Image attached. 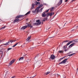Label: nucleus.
<instances>
[{
  "label": "nucleus",
  "instance_id": "nucleus-18",
  "mask_svg": "<svg viewBox=\"0 0 78 78\" xmlns=\"http://www.w3.org/2000/svg\"><path fill=\"white\" fill-rule=\"evenodd\" d=\"M50 73V72H48L47 73H45L44 74V75H48V74H49Z\"/></svg>",
  "mask_w": 78,
  "mask_h": 78
},
{
  "label": "nucleus",
  "instance_id": "nucleus-41",
  "mask_svg": "<svg viewBox=\"0 0 78 78\" xmlns=\"http://www.w3.org/2000/svg\"><path fill=\"white\" fill-rule=\"evenodd\" d=\"M46 15V16H47V17H48V16H49V15H48V14H47Z\"/></svg>",
  "mask_w": 78,
  "mask_h": 78
},
{
  "label": "nucleus",
  "instance_id": "nucleus-55",
  "mask_svg": "<svg viewBox=\"0 0 78 78\" xmlns=\"http://www.w3.org/2000/svg\"><path fill=\"white\" fill-rule=\"evenodd\" d=\"M37 2H40V0H37Z\"/></svg>",
  "mask_w": 78,
  "mask_h": 78
},
{
  "label": "nucleus",
  "instance_id": "nucleus-52",
  "mask_svg": "<svg viewBox=\"0 0 78 78\" xmlns=\"http://www.w3.org/2000/svg\"><path fill=\"white\" fill-rule=\"evenodd\" d=\"M52 15H54V12L52 13Z\"/></svg>",
  "mask_w": 78,
  "mask_h": 78
},
{
  "label": "nucleus",
  "instance_id": "nucleus-35",
  "mask_svg": "<svg viewBox=\"0 0 78 78\" xmlns=\"http://www.w3.org/2000/svg\"><path fill=\"white\" fill-rule=\"evenodd\" d=\"M70 53H72V52H69L68 53H67V55H68L69 54H70Z\"/></svg>",
  "mask_w": 78,
  "mask_h": 78
},
{
  "label": "nucleus",
  "instance_id": "nucleus-24",
  "mask_svg": "<svg viewBox=\"0 0 78 78\" xmlns=\"http://www.w3.org/2000/svg\"><path fill=\"white\" fill-rule=\"evenodd\" d=\"M36 22H38V23H39V22H40L41 23V22L40 21V20H36Z\"/></svg>",
  "mask_w": 78,
  "mask_h": 78
},
{
  "label": "nucleus",
  "instance_id": "nucleus-13",
  "mask_svg": "<svg viewBox=\"0 0 78 78\" xmlns=\"http://www.w3.org/2000/svg\"><path fill=\"white\" fill-rule=\"evenodd\" d=\"M14 60H12L10 62L9 64V65H11V64L13 63H14Z\"/></svg>",
  "mask_w": 78,
  "mask_h": 78
},
{
  "label": "nucleus",
  "instance_id": "nucleus-61",
  "mask_svg": "<svg viewBox=\"0 0 78 78\" xmlns=\"http://www.w3.org/2000/svg\"><path fill=\"white\" fill-rule=\"evenodd\" d=\"M22 46H23V45H21V47H22Z\"/></svg>",
  "mask_w": 78,
  "mask_h": 78
},
{
  "label": "nucleus",
  "instance_id": "nucleus-63",
  "mask_svg": "<svg viewBox=\"0 0 78 78\" xmlns=\"http://www.w3.org/2000/svg\"><path fill=\"white\" fill-rule=\"evenodd\" d=\"M50 28H48V29H50Z\"/></svg>",
  "mask_w": 78,
  "mask_h": 78
},
{
  "label": "nucleus",
  "instance_id": "nucleus-26",
  "mask_svg": "<svg viewBox=\"0 0 78 78\" xmlns=\"http://www.w3.org/2000/svg\"><path fill=\"white\" fill-rule=\"evenodd\" d=\"M31 38V36L29 37H28L27 39V41H29Z\"/></svg>",
  "mask_w": 78,
  "mask_h": 78
},
{
  "label": "nucleus",
  "instance_id": "nucleus-15",
  "mask_svg": "<svg viewBox=\"0 0 78 78\" xmlns=\"http://www.w3.org/2000/svg\"><path fill=\"white\" fill-rule=\"evenodd\" d=\"M70 42V41H69V40H65L64 41L62 42V44H63V43H64L65 42Z\"/></svg>",
  "mask_w": 78,
  "mask_h": 78
},
{
  "label": "nucleus",
  "instance_id": "nucleus-29",
  "mask_svg": "<svg viewBox=\"0 0 78 78\" xmlns=\"http://www.w3.org/2000/svg\"><path fill=\"white\" fill-rule=\"evenodd\" d=\"M55 75L58 78V75H59V74H55Z\"/></svg>",
  "mask_w": 78,
  "mask_h": 78
},
{
  "label": "nucleus",
  "instance_id": "nucleus-20",
  "mask_svg": "<svg viewBox=\"0 0 78 78\" xmlns=\"http://www.w3.org/2000/svg\"><path fill=\"white\" fill-rule=\"evenodd\" d=\"M30 12H31V11H29L25 14L26 16H27L28 14H30Z\"/></svg>",
  "mask_w": 78,
  "mask_h": 78
},
{
  "label": "nucleus",
  "instance_id": "nucleus-48",
  "mask_svg": "<svg viewBox=\"0 0 78 78\" xmlns=\"http://www.w3.org/2000/svg\"><path fill=\"white\" fill-rule=\"evenodd\" d=\"M57 14V13H56V14H55V15L54 16L53 18H54V17H55V16H56V15Z\"/></svg>",
  "mask_w": 78,
  "mask_h": 78
},
{
  "label": "nucleus",
  "instance_id": "nucleus-47",
  "mask_svg": "<svg viewBox=\"0 0 78 78\" xmlns=\"http://www.w3.org/2000/svg\"><path fill=\"white\" fill-rule=\"evenodd\" d=\"M75 29H73V30H72L71 31H75Z\"/></svg>",
  "mask_w": 78,
  "mask_h": 78
},
{
  "label": "nucleus",
  "instance_id": "nucleus-17",
  "mask_svg": "<svg viewBox=\"0 0 78 78\" xmlns=\"http://www.w3.org/2000/svg\"><path fill=\"white\" fill-rule=\"evenodd\" d=\"M19 20V19L17 18V19H16L14 20V22L15 23H16V22H18Z\"/></svg>",
  "mask_w": 78,
  "mask_h": 78
},
{
  "label": "nucleus",
  "instance_id": "nucleus-50",
  "mask_svg": "<svg viewBox=\"0 0 78 78\" xmlns=\"http://www.w3.org/2000/svg\"><path fill=\"white\" fill-rule=\"evenodd\" d=\"M36 75H35L34 76H32V78H34V77L35 76H36Z\"/></svg>",
  "mask_w": 78,
  "mask_h": 78
},
{
  "label": "nucleus",
  "instance_id": "nucleus-46",
  "mask_svg": "<svg viewBox=\"0 0 78 78\" xmlns=\"http://www.w3.org/2000/svg\"><path fill=\"white\" fill-rule=\"evenodd\" d=\"M15 78V76H12L11 78Z\"/></svg>",
  "mask_w": 78,
  "mask_h": 78
},
{
  "label": "nucleus",
  "instance_id": "nucleus-56",
  "mask_svg": "<svg viewBox=\"0 0 78 78\" xmlns=\"http://www.w3.org/2000/svg\"><path fill=\"white\" fill-rule=\"evenodd\" d=\"M43 8H41V9H42V10L43 9Z\"/></svg>",
  "mask_w": 78,
  "mask_h": 78
},
{
  "label": "nucleus",
  "instance_id": "nucleus-30",
  "mask_svg": "<svg viewBox=\"0 0 78 78\" xmlns=\"http://www.w3.org/2000/svg\"><path fill=\"white\" fill-rule=\"evenodd\" d=\"M45 20H47V19H48L47 18V17H45L44 18V19Z\"/></svg>",
  "mask_w": 78,
  "mask_h": 78
},
{
  "label": "nucleus",
  "instance_id": "nucleus-62",
  "mask_svg": "<svg viewBox=\"0 0 78 78\" xmlns=\"http://www.w3.org/2000/svg\"><path fill=\"white\" fill-rule=\"evenodd\" d=\"M66 24H65V25H64V26H65V25Z\"/></svg>",
  "mask_w": 78,
  "mask_h": 78
},
{
  "label": "nucleus",
  "instance_id": "nucleus-19",
  "mask_svg": "<svg viewBox=\"0 0 78 78\" xmlns=\"http://www.w3.org/2000/svg\"><path fill=\"white\" fill-rule=\"evenodd\" d=\"M78 39H75V40H74L73 41H73V42H76V43H77V42H78V41L76 40H78Z\"/></svg>",
  "mask_w": 78,
  "mask_h": 78
},
{
  "label": "nucleus",
  "instance_id": "nucleus-49",
  "mask_svg": "<svg viewBox=\"0 0 78 78\" xmlns=\"http://www.w3.org/2000/svg\"><path fill=\"white\" fill-rule=\"evenodd\" d=\"M43 4L44 5H47V4H46L45 3H44Z\"/></svg>",
  "mask_w": 78,
  "mask_h": 78
},
{
  "label": "nucleus",
  "instance_id": "nucleus-36",
  "mask_svg": "<svg viewBox=\"0 0 78 78\" xmlns=\"http://www.w3.org/2000/svg\"><path fill=\"white\" fill-rule=\"evenodd\" d=\"M67 56H72V54H70V55H67Z\"/></svg>",
  "mask_w": 78,
  "mask_h": 78
},
{
  "label": "nucleus",
  "instance_id": "nucleus-43",
  "mask_svg": "<svg viewBox=\"0 0 78 78\" xmlns=\"http://www.w3.org/2000/svg\"><path fill=\"white\" fill-rule=\"evenodd\" d=\"M25 43H24V44H23V47H25Z\"/></svg>",
  "mask_w": 78,
  "mask_h": 78
},
{
  "label": "nucleus",
  "instance_id": "nucleus-37",
  "mask_svg": "<svg viewBox=\"0 0 78 78\" xmlns=\"http://www.w3.org/2000/svg\"><path fill=\"white\" fill-rule=\"evenodd\" d=\"M38 56H39V54H38V55H37L36 57H35V58H36V57H38Z\"/></svg>",
  "mask_w": 78,
  "mask_h": 78
},
{
  "label": "nucleus",
  "instance_id": "nucleus-59",
  "mask_svg": "<svg viewBox=\"0 0 78 78\" xmlns=\"http://www.w3.org/2000/svg\"><path fill=\"white\" fill-rule=\"evenodd\" d=\"M37 12H39V10H37Z\"/></svg>",
  "mask_w": 78,
  "mask_h": 78
},
{
  "label": "nucleus",
  "instance_id": "nucleus-3",
  "mask_svg": "<svg viewBox=\"0 0 78 78\" xmlns=\"http://www.w3.org/2000/svg\"><path fill=\"white\" fill-rule=\"evenodd\" d=\"M70 58V57H69ZM69 58H66L65 59V60H63L62 62H60L58 64L59 65V64H65L66 62V61H67V59H69Z\"/></svg>",
  "mask_w": 78,
  "mask_h": 78
},
{
  "label": "nucleus",
  "instance_id": "nucleus-8",
  "mask_svg": "<svg viewBox=\"0 0 78 78\" xmlns=\"http://www.w3.org/2000/svg\"><path fill=\"white\" fill-rule=\"evenodd\" d=\"M23 16H25V15H19L17 16L16 17V18H20V17H23Z\"/></svg>",
  "mask_w": 78,
  "mask_h": 78
},
{
  "label": "nucleus",
  "instance_id": "nucleus-38",
  "mask_svg": "<svg viewBox=\"0 0 78 78\" xmlns=\"http://www.w3.org/2000/svg\"><path fill=\"white\" fill-rule=\"evenodd\" d=\"M68 57V56H66L65 57H63V58H63V59H64V58H66V57Z\"/></svg>",
  "mask_w": 78,
  "mask_h": 78
},
{
  "label": "nucleus",
  "instance_id": "nucleus-7",
  "mask_svg": "<svg viewBox=\"0 0 78 78\" xmlns=\"http://www.w3.org/2000/svg\"><path fill=\"white\" fill-rule=\"evenodd\" d=\"M42 16L43 17H46V14H45V12H44L42 13Z\"/></svg>",
  "mask_w": 78,
  "mask_h": 78
},
{
  "label": "nucleus",
  "instance_id": "nucleus-11",
  "mask_svg": "<svg viewBox=\"0 0 78 78\" xmlns=\"http://www.w3.org/2000/svg\"><path fill=\"white\" fill-rule=\"evenodd\" d=\"M75 45V43H73L71 44L69 46V48H71L72 47H73V45Z\"/></svg>",
  "mask_w": 78,
  "mask_h": 78
},
{
  "label": "nucleus",
  "instance_id": "nucleus-12",
  "mask_svg": "<svg viewBox=\"0 0 78 78\" xmlns=\"http://www.w3.org/2000/svg\"><path fill=\"white\" fill-rule=\"evenodd\" d=\"M9 42H7L6 43L4 44V45H6V46L9 45Z\"/></svg>",
  "mask_w": 78,
  "mask_h": 78
},
{
  "label": "nucleus",
  "instance_id": "nucleus-54",
  "mask_svg": "<svg viewBox=\"0 0 78 78\" xmlns=\"http://www.w3.org/2000/svg\"><path fill=\"white\" fill-rule=\"evenodd\" d=\"M75 0H72V2H73L74 1H75Z\"/></svg>",
  "mask_w": 78,
  "mask_h": 78
},
{
  "label": "nucleus",
  "instance_id": "nucleus-6",
  "mask_svg": "<svg viewBox=\"0 0 78 78\" xmlns=\"http://www.w3.org/2000/svg\"><path fill=\"white\" fill-rule=\"evenodd\" d=\"M55 58V56L53 55H51L49 59H54Z\"/></svg>",
  "mask_w": 78,
  "mask_h": 78
},
{
  "label": "nucleus",
  "instance_id": "nucleus-5",
  "mask_svg": "<svg viewBox=\"0 0 78 78\" xmlns=\"http://www.w3.org/2000/svg\"><path fill=\"white\" fill-rule=\"evenodd\" d=\"M41 24V23L39 22V23H34L33 24V26H35L36 25V26H37L39 25H40Z\"/></svg>",
  "mask_w": 78,
  "mask_h": 78
},
{
  "label": "nucleus",
  "instance_id": "nucleus-9",
  "mask_svg": "<svg viewBox=\"0 0 78 78\" xmlns=\"http://www.w3.org/2000/svg\"><path fill=\"white\" fill-rule=\"evenodd\" d=\"M62 3V0H60V1L58 2V5L59 6L60 5H61V4Z\"/></svg>",
  "mask_w": 78,
  "mask_h": 78
},
{
  "label": "nucleus",
  "instance_id": "nucleus-21",
  "mask_svg": "<svg viewBox=\"0 0 78 78\" xmlns=\"http://www.w3.org/2000/svg\"><path fill=\"white\" fill-rule=\"evenodd\" d=\"M27 27H30L31 25L28 23H27Z\"/></svg>",
  "mask_w": 78,
  "mask_h": 78
},
{
  "label": "nucleus",
  "instance_id": "nucleus-10",
  "mask_svg": "<svg viewBox=\"0 0 78 78\" xmlns=\"http://www.w3.org/2000/svg\"><path fill=\"white\" fill-rule=\"evenodd\" d=\"M27 28V26L26 25L25 26L21 28V29H22V30H25V29H26Z\"/></svg>",
  "mask_w": 78,
  "mask_h": 78
},
{
  "label": "nucleus",
  "instance_id": "nucleus-23",
  "mask_svg": "<svg viewBox=\"0 0 78 78\" xmlns=\"http://www.w3.org/2000/svg\"><path fill=\"white\" fill-rule=\"evenodd\" d=\"M47 14H48V16H52V14L51 12L49 13H47Z\"/></svg>",
  "mask_w": 78,
  "mask_h": 78
},
{
  "label": "nucleus",
  "instance_id": "nucleus-45",
  "mask_svg": "<svg viewBox=\"0 0 78 78\" xmlns=\"http://www.w3.org/2000/svg\"><path fill=\"white\" fill-rule=\"evenodd\" d=\"M68 1V0H65V2H67Z\"/></svg>",
  "mask_w": 78,
  "mask_h": 78
},
{
  "label": "nucleus",
  "instance_id": "nucleus-44",
  "mask_svg": "<svg viewBox=\"0 0 78 78\" xmlns=\"http://www.w3.org/2000/svg\"><path fill=\"white\" fill-rule=\"evenodd\" d=\"M58 52H59V53H61V52H62V51H58Z\"/></svg>",
  "mask_w": 78,
  "mask_h": 78
},
{
  "label": "nucleus",
  "instance_id": "nucleus-1",
  "mask_svg": "<svg viewBox=\"0 0 78 78\" xmlns=\"http://www.w3.org/2000/svg\"><path fill=\"white\" fill-rule=\"evenodd\" d=\"M41 5V3H40V2H38L37 1H35V4L34 3L32 4L31 7V9H33L34 8L35 5H38V6H39V5Z\"/></svg>",
  "mask_w": 78,
  "mask_h": 78
},
{
  "label": "nucleus",
  "instance_id": "nucleus-57",
  "mask_svg": "<svg viewBox=\"0 0 78 78\" xmlns=\"http://www.w3.org/2000/svg\"><path fill=\"white\" fill-rule=\"evenodd\" d=\"M16 40H13V42H16Z\"/></svg>",
  "mask_w": 78,
  "mask_h": 78
},
{
  "label": "nucleus",
  "instance_id": "nucleus-22",
  "mask_svg": "<svg viewBox=\"0 0 78 78\" xmlns=\"http://www.w3.org/2000/svg\"><path fill=\"white\" fill-rule=\"evenodd\" d=\"M19 44V42H18L17 43H16L15 44H14L13 46V47H16L17 45V44Z\"/></svg>",
  "mask_w": 78,
  "mask_h": 78
},
{
  "label": "nucleus",
  "instance_id": "nucleus-40",
  "mask_svg": "<svg viewBox=\"0 0 78 78\" xmlns=\"http://www.w3.org/2000/svg\"><path fill=\"white\" fill-rule=\"evenodd\" d=\"M33 26H31V25H30V28H33Z\"/></svg>",
  "mask_w": 78,
  "mask_h": 78
},
{
  "label": "nucleus",
  "instance_id": "nucleus-14",
  "mask_svg": "<svg viewBox=\"0 0 78 78\" xmlns=\"http://www.w3.org/2000/svg\"><path fill=\"white\" fill-rule=\"evenodd\" d=\"M42 6H43V4H41L38 6V7H37V8L39 9L40 8L42 7Z\"/></svg>",
  "mask_w": 78,
  "mask_h": 78
},
{
  "label": "nucleus",
  "instance_id": "nucleus-34",
  "mask_svg": "<svg viewBox=\"0 0 78 78\" xmlns=\"http://www.w3.org/2000/svg\"><path fill=\"white\" fill-rule=\"evenodd\" d=\"M48 11H49V9H48L47 11H46L45 12H48Z\"/></svg>",
  "mask_w": 78,
  "mask_h": 78
},
{
  "label": "nucleus",
  "instance_id": "nucleus-27",
  "mask_svg": "<svg viewBox=\"0 0 78 78\" xmlns=\"http://www.w3.org/2000/svg\"><path fill=\"white\" fill-rule=\"evenodd\" d=\"M54 8H55L54 7H52L50 9V10L52 11H53V9H54Z\"/></svg>",
  "mask_w": 78,
  "mask_h": 78
},
{
  "label": "nucleus",
  "instance_id": "nucleus-16",
  "mask_svg": "<svg viewBox=\"0 0 78 78\" xmlns=\"http://www.w3.org/2000/svg\"><path fill=\"white\" fill-rule=\"evenodd\" d=\"M24 58V57H20L19 60V61H22V60H23V59Z\"/></svg>",
  "mask_w": 78,
  "mask_h": 78
},
{
  "label": "nucleus",
  "instance_id": "nucleus-28",
  "mask_svg": "<svg viewBox=\"0 0 78 78\" xmlns=\"http://www.w3.org/2000/svg\"><path fill=\"white\" fill-rule=\"evenodd\" d=\"M12 49V48H9L7 49V51H9V50H11Z\"/></svg>",
  "mask_w": 78,
  "mask_h": 78
},
{
  "label": "nucleus",
  "instance_id": "nucleus-31",
  "mask_svg": "<svg viewBox=\"0 0 78 78\" xmlns=\"http://www.w3.org/2000/svg\"><path fill=\"white\" fill-rule=\"evenodd\" d=\"M9 42H11V44H12V43L14 42V40H10Z\"/></svg>",
  "mask_w": 78,
  "mask_h": 78
},
{
  "label": "nucleus",
  "instance_id": "nucleus-2",
  "mask_svg": "<svg viewBox=\"0 0 78 78\" xmlns=\"http://www.w3.org/2000/svg\"><path fill=\"white\" fill-rule=\"evenodd\" d=\"M71 43H73V41H70L68 43L66 44L65 46H63V48H64V49H66V48H67V46H68V45H70V44Z\"/></svg>",
  "mask_w": 78,
  "mask_h": 78
},
{
  "label": "nucleus",
  "instance_id": "nucleus-53",
  "mask_svg": "<svg viewBox=\"0 0 78 78\" xmlns=\"http://www.w3.org/2000/svg\"><path fill=\"white\" fill-rule=\"evenodd\" d=\"M45 20L44 19V20H42V21L43 22H45Z\"/></svg>",
  "mask_w": 78,
  "mask_h": 78
},
{
  "label": "nucleus",
  "instance_id": "nucleus-25",
  "mask_svg": "<svg viewBox=\"0 0 78 78\" xmlns=\"http://www.w3.org/2000/svg\"><path fill=\"white\" fill-rule=\"evenodd\" d=\"M5 28H6V26H4V27L1 28L0 30H4Z\"/></svg>",
  "mask_w": 78,
  "mask_h": 78
},
{
  "label": "nucleus",
  "instance_id": "nucleus-60",
  "mask_svg": "<svg viewBox=\"0 0 78 78\" xmlns=\"http://www.w3.org/2000/svg\"><path fill=\"white\" fill-rule=\"evenodd\" d=\"M78 68L77 69V71H78Z\"/></svg>",
  "mask_w": 78,
  "mask_h": 78
},
{
  "label": "nucleus",
  "instance_id": "nucleus-39",
  "mask_svg": "<svg viewBox=\"0 0 78 78\" xmlns=\"http://www.w3.org/2000/svg\"><path fill=\"white\" fill-rule=\"evenodd\" d=\"M75 55V53H74L71 54V55H72V56H73V55Z\"/></svg>",
  "mask_w": 78,
  "mask_h": 78
},
{
  "label": "nucleus",
  "instance_id": "nucleus-64",
  "mask_svg": "<svg viewBox=\"0 0 78 78\" xmlns=\"http://www.w3.org/2000/svg\"><path fill=\"white\" fill-rule=\"evenodd\" d=\"M78 27V26H77Z\"/></svg>",
  "mask_w": 78,
  "mask_h": 78
},
{
  "label": "nucleus",
  "instance_id": "nucleus-42",
  "mask_svg": "<svg viewBox=\"0 0 78 78\" xmlns=\"http://www.w3.org/2000/svg\"><path fill=\"white\" fill-rule=\"evenodd\" d=\"M63 59L62 58H61L60 59H59V61H61V60Z\"/></svg>",
  "mask_w": 78,
  "mask_h": 78
},
{
  "label": "nucleus",
  "instance_id": "nucleus-33",
  "mask_svg": "<svg viewBox=\"0 0 78 78\" xmlns=\"http://www.w3.org/2000/svg\"><path fill=\"white\" fill-rule=\"evenodd\" d=\"M36 9H35V11H32V12L33 13H35L36 12Z\"/></svg>",
  "mask_w": 78,
  "mask_h": 78
},
{
  "label": "nucleus",
  "instance_id": "nucleus-51",
  "mask_svg": "<svg viewBox=\"0 0 78 78\" xmlns=\"http://www.w3.org/2000/svg\"><path fill=\"white\" fill-rule=\"evenodd\" d=\"M67 50H67V49H65V51H67Z\"/></svg>",
  "mask_w": 78,
  "mask_h": 78
},
{
  "label": "nucleus",
  "instance_id": "nucleus-32",
  "mask_svg": "<svg viewBox=\"0 0 78 78\" xmlns=\"http://www.w3.org/2000/svg\"><path fill=\"white\" fill-rule=\"evenodd\" d=\"M39 11L40 12H42V10L40 9L39 10Z\"/></svg>",
  "mask_w": 78,
  "mask_h": 78
},
{
  "label": "nucleus",
  "instance_id": "nucleus-58",
  "mask_svg": "<svg viewBox=\"0 0 78 78\" xmlns=\"http://www.w3.org/2000/svg\"><path fill=\"white\" fill-rule=\"evenodd\" d=\"M1 42H2V40H0V43H1Z\"/></svg>",
  "mask_w": 78,
  "mask_h": 78
},
{
  "label": "nucleus",
  "instance_id": "nucleus-4",
  "mask_svg": "<svg viewBox=\"0 0 78 78\" xmlns=\"http://www.w3.org/2000/svg\"><path fill=\"white\" fill-rule=\"evenodd\" d=\"M53 37H49L48 39H47L46 40H45L43 42L44 43V44H46V43H48V42H49V41L48 40V39H49L50 38H52Z\"/></svg>",
  "mask_w": 78,
  "mask_h": 78
}]
</instances>
